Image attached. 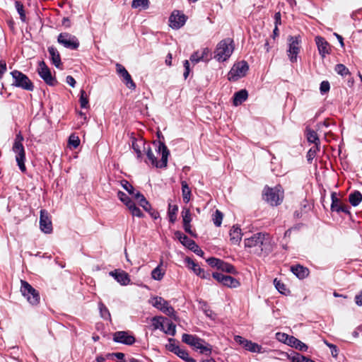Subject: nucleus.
Wrapping results in <instances>:
<instances>
[{
  "instance_id": "7c9ffc66",
  "label": "nucleus",
  "mask_w": 362,
  "mask_h": 362,
  "mask_svg": "<svg viewBox=\"0 0 362 362\" xmlns=\"http://www.w3.org/2000/svg\"><path fill=\"white\" fill-rule=\"evenodd\" d=\"M182 185V196L183 199V202L185 203H188L191 199V189L187 184V182L185 180L181 182Z\"/></svg>"
},
{
  "instance_id": "c03bdc74",
  "label": "nucleus",
  "mask_w": 362,
  "mask_h": 362,
  "mask_svg": "<svg viewBox=\"0 0 362 362\" xmlns=\"http://www.w3.org/2000/svg\"><path fill=\"white\" fill-rule=\"evenodd\" d=\"M79 102L81 108H87L88 107V98L86 91L83 89L80 91Z\"/></svg>"
},
{
  "instance_id": "20e7f679",
  "label": "nucleus",
  "mask_w": 362,
  "mask_h": 362,
  "mask_svg": "<svg viewBox=\"0 0 362 362\" xmlns=\"http://www.w3.org/2000/svg\"><path fill=\"white\" fill-rule=\"evenodd\" d=\"M233 50V40L230 38H226L218 43L214 58L218 62H225L230 57Z\"/></svg>"
},
{
  "instance_id": "e2e57ef3",
  "label": "nucleus",
  "mask_w": 362,
  "mask_h": 362,
  "mask_svg": "<svg viewBox=\"0 0 362 362\" xmlns=\"http://www.w3.org/2000/svg\"><path fill=\"white\" fill-rule=\"evenodd\" d=\"M221 259L215 258V257H210L209 258L206 262L211 267H216L217 269H218L219 263H221Z\"/></svg>"
},
{
  "instance_id": "412c9836",
  "label": "nucleus",
  "mask_w": 362,
  "mask_h": 362,
  "mask_svg": "<svg viewBox=\"0 0 362 362\" xmlns=\"http://www.w3.org/2000/svg\"><path fill=\"white\" fill-rule=\"evenodd\" d=\"M315 43L317 47V49L320 55L324 59L327 54H329L330 52V47L329 43L325 40V39L321 36L315 37Z\"/></svg>"
},
{
  "instance_id": "39448f33",
  "label": "nucleus",
  "mask_w": 362,
  "mask_h": 362,
  "mask_svg": "<svg viewBox=\"0 0 362 362\" xmlns=\"http://www.w3.org/2000/svg\"><path fill=\"white\" fill-rule=\"evenodd\" d=\"M11 75L13 78L12 86L28 91H33L34 90L33 83L21 71L14 70L11 72Z\"/></svg>"
},
{
  "instance_id": "69168bd1",
  "label": "nucleus",
  "mask_w": 362,
  "mask_h": 362,
  "mask_svg": "<svg viewBox=\"0 0 362 362\" xmlns=\"http://www.w3.org/2000/svg\"><path fill=\"white\" fill-rule=\"evenodd\" d=\"M327 346L330 348L331 354L334 357H336L338 355V349L337 346L329 344L327 341H325Z\"/></svg>"
},
{
  "instance_id": "864d4df0",
  "label": "nucleus",
  "mask_w": 362,
  "mask_h": 362,
  "mask_svg": "<svg viewBox=\"0 0 362 362\" xmlns=\"http://www.w3.org/2000/svg\"><path fill=\"white\" fill-rule=\"evenodd\" d=\"M69 144L74 148H76L80 144V139L78 136L71 134L69 138Z\"/></svg>"
},
{
  "instance_id": "09e8293b",
  "label": "nucleus",
  "mask_w": 362,
  "mask_h": 362,
  "mask_svg": "<svg viewBox=\"0 0 362 362\" xmlns=\"http://www.w3.org/2000/svg\"><path fill=\"white\" fill-rule=\"evenodd\" d=\"M200 354L210 356L212 352V346L207 342L203 343L199 349Z\"/></svg>"
},
{
  "instance_id": "bf43d9fd",
  "label": "nucleus",
  "mask_w": 362,
  "mask_h": 362,
  "mask_svg": "<svg viewBox=\"0 0 362 362\" xmlns=\"http://www.w3.org/2000/svg\"><path fill=\"white\" fill-rule=\"evenodd\" d=\"M330 89L329 83L327 81H323L320 83V90L322 94L327 93Z\"/></svg>"
},
{
  "instance_id": "b1692460",
  "label": "nucleus",
  "mask_w": 362,
  "mask_h": 362,
  "mask_svg": "<svg viewBox=\"0 0 362 362\" xmlns=\"http://www.w3.org/2000/svg\"><path fill=\"white\" fill-rule=\"evenodd\" d=\"M332 204H331V210L332 211H336L337 213L344 212L345 214H350L349 210V206L345 204L339 205V207H336L335 202H339V199L337 197L336 192H332L331 194Z\"/></svg>"
},
{
  "instance_id": "72a5a7b5",
  "label": "nucleus",
  "mask_w": 362,
  "mask_h": 362,
  "mask_svg": "<svg viewBox=\"0 0 362 362\" xmlns=\"http://www.w3.org/2000/svg\"><path fill=\"white\" fill-rule=\"evenodd\" d=\"M349 200L350 204L353 206H358L361 202L362 201V194L358 191H355L353 193H351L349 196Z\"/></svg>"
},
{
  "instance_id": "052dcab7",
  "label": "nucleus",
  "mask_w": 362,
  "mask_h": 362,
  "mask_svg": "<svg viewBox=\"0 0 362 362\" xmlns=\"http://www.w3.org/2000/svg\"><path fill=\"white\" fill-rule=\"evenodd\" d=\"M139 204L147 212H150L151 210V206L146 198L140 200Z\"/></svg>"
},
{
  "instance_id": "5701e85b",
  "label": "nucleus",
  "mask_w": 362,
  "mask_h": 362,
  "mask_svg": "<svg viewBox=\"0 0 362 362\" xmlns=\"http://www.w3.org/2000/svg\"><path fill=\"white\" fill-rule=\"evenodd\" d=\"M279 354L282 357L290 359L291 362H315L312 359L308 358L297 352H293L291 354H288L285 352H280Z\"/></svg>"
},
{
  "instance_id": "8fccbe9b",
  "label": "nucleus",
  "mask_w": 362,
  "mask_h": 362,
  "mask_svg": "<svg viewBox=\"0 0 362 362\" xmlns=\"http://www.w3.org/2000/svg\"><path fill=\"white\" fill-rule=\"evenodd\" d=\"M200 52L201 59L203 62H208L211 58V50L208 47L203 48Z\"/></svg>"
},
{
  "instance_id": "5fc2aeb1",
  "label": "nucleus",
  "mask_w": 362,
  "mask_h": 362,
  "mask_svg": "<svg viewBox=\"0 0 362 362\" xmlns=\"http://www.w3.org/2000/svg\"><path fill=\"white\" fill-rule=\"evenodd\" d=\"M274 284L276 288L279 291V293H281L282 294L286 293V288L284 283H282L281 281L275 279L274 280Z\"/></svg>"
},
{
  "instance_id": "7ed1b4c3",
  "label": "nucleus",
  "mask_w": 362,
  "mask_h": 362,
  "mask_svg": "<svg viewBox=\"0 0 362 362\" xmlns=\"http://www.w3.org/2000/svg\"><path fill=\"white\" fill-rule=\"evenodd\" d=\"M24 138L19 132L16 135L14 142L12 146V151L16 154V161L17 165L22 173L26 172L25 161V151L23 145Z\"/></svg>"
},
{
  "instance_id": "393cba45",
  "label": "nucleus",
  "mask_w": 362,
  "mask_h": 362,
  "mask_svg": "<svg viewBox=\"0 0 362 362\" xmlns=\"http://www.w3.org/2000/svg\"><path fill=\"white\" fill-rule=\"evenodd\" d=\"M48 52L50 55V59L52 63L58 69H60L62 66L61 62V57L57 49L53 46L48 47Z\"/></svg>"
},
{
  "instance_id": "c756f323",
  "label": "nucleus",
  "mask_w": 362,
  "mask_h": 362,
  "mask_svg": "<svg viewBox=\"0 0 362 362\" xmlns=\"http://www.w3.org/2000/svg\"><path fill=\"white\" fill-rule=\"evenodd\" d=\"M288 346L301 351H306L308 350V346L293 336L291 337V340L288 341Z\"/></svg>"
},
{
  "instance_id": "f3484780",
  "label": "nucleus",
  "mask_w": 362,
  "mask_h": 362,
  "mask_svg": "<svg viewBox=\"0 0 362 362\" xmlns=\"http://www.w3.org/2000/svg\"><path fill=\"white\" fill-rule=\"evenodd\" d=\"M113 340L117 343L132 345L135 342V338L128 332L118 331L114 333Z\"/></svg>"
},
{
  "instance_id": "f8f14e48",
  "label": "nucleus",
  "mask_w": 362,
  "mask_h": 362,
  "mask_svg": "<svg viewBox=\"0 0 362 362\" xmlns=\"http://www.w3.org/2000/svg\"><path fill=\"white\" fill-rule=\"evenodd\" d=\"M175 235L183 245L193 251L197 255L200 257L204 256V251L199 247L198 245H197V243L193 240L190 239L180 231L175 232Z\"/></svg>"
},
{
  "instance_id": "3c124183",
  "label": "nucleus",
  "mask_w": 362,
  "mask_h": 362,
  "mask_svg": "<svg viewBox=\"0 0 362 362\" xmlns=\"http://www.w3.org/2000/svg\"><path fill=\"white\" fill-rule=\"evenodd\" d=\"M182 217L183 223H190V222L192 221L190 210L189 209L184 208L182 211Z\"/></svg>"
},
{
  "instance_id": "de8ad7c7",
  "label": "nucleus",
  "mask_w": 362,
  "mask_h": 362,
  "mask_svg": "<svg viewBox=\"0 0 362 362\" xmlns=\"http://www.w3.org/2000/svg\"><path fill=\"white\" fill-rule=\"evenodd\" d=\"M222 220H223V214L220 211L216 210L215 211L214 214L213 215L214 224L216 226L219 227V226H221V225L222 223Z\"/></svg>"
},
{
  "instance_id": "774afa93",
  "label": "nucleus",
  "mask_w": 362,
  "mask_h": 362,
  "mask_svg": "<svg viewBox=\"0 0 362 362\" xmlns=\"http://www.w3.org/2000/svg\"><path fill=\"white\" fill-rule=\"evenodd\" d=\"M355 302L357 305L362 306V291L355 297Z\"/></svg>"
},
{
  "instance_id": "423d86ee",
  "label": "nucleus",
  "mask_w": 362,
  "mask_h": 362,
  "mask_svg": "<svg viewBox=\"0 0 362 362\" xmlns=\"http://www.w3.org/2000/svg\"><path fill=\"white\" fill-rule=\"evenodd\" d=\"M287 40L288 49L286 52L288 57L291 63H296L301 47V37L300 35H289Z\"/></svg>"
},
{
  "instance_id": "0eeeda50",
  "label": "nucleus",
  "mask_w": 362,
  "mask_h": 362,
  "mask_svg": "<svg viewBox=\"0 0 362 362\" xmlns=\"http://www.w3.org/2000/svg\"><path fill=\"white\" fill-rule=\"evenodd\" d=\"M149 303L164 314L173 317L175 320H177V316L174 308L170 305L169 302L163 298L159 296L153 297L150 299Z\"/></svg>"
},
{
  "instance_id": "ea45409f",
  "label": "nucleus",
  "mask_w": 362,
  "mask_h": 362,
  "mask_svg": "<svg viewBox=\"0 0 362 362\" xmlns=\"http://www.w3.org/2000/svg\"><path fill=\"white\" fill-rule=\"evenodd\" d=\"M218 269L230 274L236 273V270L232 264L225 262L222 260L221 261V263H219Z\"/></svg>"
},
{
  "instance_id": "aec40b11",
  "label": "nucleus",
  "mask_w": 362,
  "mask_h": 362,
  "mask_svg": "<svg viewBox=\"0 0 362 362\" xmlns=\"http://www.w3.org/2000/svg\"><path fill=\"white\" fill-rule=\"evenodd\" d=\"M110 276L114 277V279L121 285L127 286L130 282V278L129 274L121 269H115L111 271L109 273Z\"/></svg>"
},
{
  "instance_id": "f704fd0d",
  "label": "nucleus",
  "mask_w": 362,
  "mask_h": 362,
  "mask_svg": "<svg viewBox=\"0 0 362 362\" xmlns=\"http://www.w3.org/2000/svg\"><path fill=\"white\" fill-rule=\"evenodd\" d=\"M199 339V337L197 336L189 334H183L182 336V341L192 347L196 344V342Z\"/></svg>"
},
{
  "instance_id": "473e14b6",
  "label": "nucleus",
  "mask_w": 362,
  "mask_h": 362,
  "mask_svg": "<svg viewBox=\"0 0 362 362\" xmlns=\"http://www.w3.org/2000/svg\"><path fill=\"white\" fill-rule=\"evenodd\" d=\"M163 261L151 272V277L154 280L160 281L165 274V271L161 268Z\"/></svg>"
},
{
  "instance_id": "a211bd4d",
  "label": "nucleus",
  "mask_w": 362,
  "mask_h": 362,
  "mask_svg": "<svg viewBox=\"0 0 362 362\" xmlns=\"http://www.w3.org/2000/svg\"><path fill=\"white\" fill-rule=\"evenodd\" d=\"M116 70L117 74L123 78V82L125 83V85L129 89L134 90L136 88V84L133 81L131 75L127 71L125 67L120 64H117Z\"/></svg>"
},
{
  "instance_id": "49530a36",
  "label": "nucleus",
  "mask_w": 362,
  "mask_h": 362,
  "mask_svg": "<svg viewBox=\"0 0 362 362\" xmlns=\"http://www.w3.org/2000/svg\"><path fill=\"white\" fill-rule=\"evenodd\" d=\"M292 336H290L286 333L277 332L276 334V339L285 344L288 345V341L291 340Z\"/></svg>"
},
{
  "instance_id": "ddd939ff",
  "label": "nucleus",
  "mask_w": 362,
  "mask_h": 362,
  "mask_svg": "<svg viewBox=\"0 0 362 362\" xmlns=\"http://www.w3.org/2000/svg\"><path fill=\"white\" fill-rule=\"evenodd\" d=\"M41 78L49 86H54L57 84L55 77L52 76L50 69L44 61H40L37 70Z\"/></svg>"
},
{
  "instance_id": "6e6552de",
  "label": "nucleus",
  "mask_w": 362,
  "mask_h": 362,
  "mask_svg": "<svg viewBox=\"0 0 362 362\" xmlns=\"http://www.w3.org/2000/svg\"><path fill=\"white\" fill-rule=\"evenodd\" d=\"M264 199L272 206L279 205L284 199V192L280 187H267L264 191Z\"/></svg>"
},
{
  "instance_id": "4be33fe9",
  "label": "nucleus",
  "mask_w": 362,
  "mask_h": 362,
  "mask_svg": "<svg viewBox=\"0 0 362 362\" xmlns=\"http://www.w3.org/2000/svg\"><path fill=\"white\" fill-rule=\"evenodd\" d=\"M132 146L134 149V152L136 153V157L138 159H141L142 157V152L145 151L147 148V144L145 141L142 139H132Z\"/></svg>"
},
{
  "instance_id": "6ab92c4d",
  "label": "nucleus",
  "mask_w": 362,
  "mask_h": 362,
  "mask_svg": "<svg viewBox=\"0 0 362 362\" xmlns=\"http://www.w3.org/2000/svg\"><path fill=\"white\" fill-rule=\"evenodd\" d=\"M170 25L173 29H179L184 25L186 21V17L184 14H181L179 11H174L169 18Z\"/></svg>"
},
{
  "instance_id": "338daca9",
  "label": "nucleus",
  "mask_w": 362,
  "mask_h": 362,
  "mask_svg": "<svg viewBox=\"0 0 362 362\" xmlns=\"http://www.w3.org/2000/svg\"><path fill=\"white\" fill-rule=\"evenodd\" d=\"M183 228L186 233H189L192 236H195V234L192 232L191 229L192 226L190 223H184Z\"/></svg>"
},
{
  "instance_id": "6e6d98bb",
  "label": "nucleus",
  "mask_w": 362,
  "mask_h": 362,
  "mask_svg": "<svg viewBox=\"0 0 362 362\" xmlns=\"http://www.w3.org/2000/svg\"><path fill=\"white\" fill-rule=\"evenodd\" d=\"M121 185L122 187L129 194H134V187L127 181L125 180H123L121 181Z\"/></svg>"
},
{
  "instance_id": "bb28decb",
  "label": "nucleus",
  "mask_w": 362,
  "mask_h": 362,
  "mask_svg": "<svg viewBox=\"0 0 362 362\" xmlns=\"http://www.w3.org/2000/svg\"><path fill=\"white\" fill-rule=\"evenodd\" d=\"M186 262L187 263L189 268L191 269L197 275L203 279L207 278L208 274H206L204 269H202L199 265L195 263L192 259L187 258Z\"/></svg>"
},
{
  "instance_id": "dca6fc26",
  "label": "nucleus",
  "mask_w": 362,
  "mask_h": 362,
  "mask_svg": "<svg viewBox=\"0 0 362 362\" xmlns=\"http://www.w3.org/2000/svg\"><path fill=\"white\" fill-rule=\"evenodd\" d=\"M40 228L43 233L46 234H49L52 232V221L47 211L44 209L40 211Z\"/></svg>"
},
{
  "instance_id": "a878e982",
  "label": "nucleus",
  "mask_w": 362,
  "mask_h": 362,
  "mask_svg": "<svg viewBox=\"0 0 362 362\" xmlns=\"http://www.w3.org/2000/svg\"><path fill=\"white\" fill-rule=\"evenodd\" d=\"M292 273L299 279H303L309 275V269L300 264L293 265L291 267Z\"/></svg>"
},
{
  "instance_id": "a18cd8bd",
  "label": "nucleus",
  "mask_w": 362,
  "mask_h": 362,
  "mask_svg": "<svg viewBox=\"0 0 362 362\" xmlns=\"http://www.w3.org/2000/svg\"><path fill=\"white\" fill-rule=\"evenodd\" d=\"M167 321V327L166 329L164 327V330H163L165 334L175 336L176 333V326L172 322H170L168 320L165 319Z\"/></svg>"
},
{
  "instance_id": "e433bc0d",
  "label": "nucleus",
  "mask_w": 362,
  "mask_h": 362,
  "mask_svg": "<svg viewBox=\"0 0 362 362\" xmlns=\"http://www.w3.org/2000/svg\"><path fill=\"white\" fill-rule=\"evenodd\" d=\"M98 309L100 311V315L102 318L104 320H110L111 315L108 308L104 305L102 301H99L98 303Z\"/></svg>"
},
{
  "instance_id": "13d9d810",
  "label": "nucleus",
  "mask_w": 362,
  "mask_h": 362,
  "mask_svg": "<svg viewBox=\"0 0 362 362\" xmlns=\"http://www.w3.org/2000/svg\"><path fill=\"white\" fill-rule=\"evenodd\" d=\"M129 211L133 216L142 218L144 216L141 210L136 205L134 206Z\"/></svg>"
},
{
  "instance_id": "a19ab883",
  "label": "nucleus",
  "mask_w": 362,
  "mask_h": 362,
  "mask_svg": "<svg viewBox=\"0 0 362 362\" xmlns=\"http://www.w3.org/2000/svg\"><path fill=\"white\" fill-rule=\"evenodd\" d=\"M177 211H178V207L177 205H172V204H169L168 214L170 222L173 223L175 221L176 214H177Z\"/></svg>"
},
{
  "instance_id": "37998d69",
  "label": "nucleus",
  "mask_w": 362,
  "mask_h": 362,
  "mask_svg": "<svg viewBox=\"0 0 362 362\" xmlns=\"http://www.w3.org/2000/svg\"><path fill=\"white\" fill-rule=\"evenodd\" d=\"M335 71L341 76H346L350 74L348 68L342 64H338L335 66Z\"/></svg>"
},
{
  "instance_id": "4c0bfd02",
  "label": "nucleus",
  "mask_w": 362,
  "mask_h": 362,
  "mask_svg": "<svg viewBox=\"0 0 362 362\" xmlns=\"http://www.w3.org/2000/svg\"><path fill=\"white\" fill-rule=\"evenodd\" d=\"M148 0H133L132 2V7L133 8L147 9L148 8Z\"/></svg>"
},
{
  "instance_id": "603ef678",
  "label": "nucleus",
  "mask_w": 362,
  "mask_h": 362,
  "mask_svg": "<svg viewBox=\"0 0 362 362\" xmlns=\"http://www.w3.org/2000/svg\"><path fill=\"white\" fill-rule=\"evenodd\" d=\"M169 341V343L168 344H166V349L175 354L177 350L179 349V346H177L176 344H175V340L174 339H172V338H170L168 339Z\"/></svg>"
},
{
  "instance_id": "2eb2a0df",
  "label": "nucleus",
  "mask_w": 362,
  "mask_h": 362,
  "mask_svg": "<svg viewBox=\"0 0 362 362\" xmlns=\"http://www.w3.org/2000/svg\"><path fill=\"white\" fill-rule=\"evenodd\" d=\"M234 340L242 345L247 351L252 353H262V347L257 343L252 342L250 340H247L241 336L235 335Z\"/></svg>"
},
{
  "instance_id": "f03ea898",
  "label": "nucleus",
  "mask_w": 362,
  "mask_h": 362,
  "mask_svg": "<svg viewBox=\"0 0 362 362\" xmlns=\"http://www.w3.org/2000/svg\"><path fill=\"white\" fill-rule=\"evenodd\" d=\"M153 144L156 146V151L161 154V159L160 161H158L157 158L155 156L153 153L150 145L147 144V148L145 152L147 156L148 160L151 163V164L156 168H165L168 164V159L170 155V151L166 146V145L162 141H154Z\"/></svg>"
},
{
  "instance_id": "c9c22d12",
  "label": "nucleus",
  "mask_w": 362,
  "mask_h": 362,
  "mask_svg": "<svg viewBox=\"0 0 362 362\" xmlns=\"http://www.w3.org/2000/svg\"><path fill=\"white\" fill-rule=\"evenodd\" d=\"M166 318L162 316H156L152 318V325L155 329L164 330V321Z\"/></svg>"
},
{
  "instance_id": "0e129e2a",
  "label": "nucleus",
  "mask_w": 362,
  "mask_h": 362,
  "mask_svg": "<svg viewBox=\"0 0 362 362\" xmlns=\"http://www.w3.org/2000/svg\"><path fill=\"white\" fill-rule=\"evenodd\" d=\"M117 197L123 204H125L129 199H130L129 196L122 191H119L117 192Z\"/></svg>"
},
{
  "instance_id": "9d476101",
  "label": "nucleus",
  "mask_w": 362,
  "mask_h": 362,
  "mask_svg": "<svg viewBox=\"0 0 362 362\" xmlns=\"http://www.w3.org/2000/svg\"><path fill=\"white\" fill-rule=\"evenodd\" d=\"M249 69L247 62L240 61L233 64L228 74V79L230 81H236L244 77Z\"/></svg>"
},
{
  "instance_id": "c85d7f7f",
  "label": "nucleus",
  "mask_w": 362,
  "mask_h": 362,
  "mask_svg": "<svg viewBox=\"0 0 362 362\" xmlns=\"http://www.w3.org/2000/svg\"><path fill=\"white\" fill-rule=\"evenodd\" d=\"M241 229L236 226H233L230 230V239L233 244H238L242 239Z\"/></svg>"
},
{
  "instance_id": "79ce46f5",
  "label": "nucleus",
  "mask_w": 362,
  "mask_h": 362,
  "mask_svg": "<svg viewBox=\"0 0 362 362\" xmlns=\"http://www.w3.org/2000/svg\"><path fill=\"white\" fill-rule=\"evenodd\" d=\"M15 7L20 16V18L23 22H26V16L24 11V6L21 1H16L15 2Z\"/></svg>"
},
{
  "instance_id": "2f4dec72",
  "label": "nucleus",
  "mask_w": 362,
  "mask_h": 362,
  "mask_svg": "<svg viewBox=\"0 0 362 362\" xmlns=\"http://www.w3.org/2000/svg\"><path fill=\"white\" fill-rule=\"evenodd\" d=\"M307 140L309 143L314 144V145H320V141L317 132L313 129H307L305 131Z\"/></svg>"
},
{
  "instance_id": "680f3d73",
  "label": "nucleus",
  "mask_w": 362,
  "mask_h": 362,
  "mask_svg": "<svg viewBox=\"0 0 362 362\" xmlns=\"http://www.w3.org/2000/svg\"><path fill=\"white\" fill-rule=\"evenodd\" d=\"M190 61L192 63H198L201 61H202V59H201L200 52L196 51L194 52L189 58Z\"/></svg>"
},
{
  "instance_id": "f257e3e1",
  "label": "nucleus",
  "mask_w": 362,
  "mask_h": 362,
  "mask_svg": "<svg viewBox=\"0 0 362 362\" xmlns=\"http://www.w3.org/2000/svg\"><path fill=\"white\" fill-rule=\"evenodd\" d=\"M245 247L249 252L258 256L268 255L273 250V238L267 233H257L244 240Z\"/></svg>"
},
{
  "instance_id": "1a4fd4ad",
  "label": "nucleus",
  "mask_w": 362,
  "mask_h": 362,
  "mask_svg": "<svg viewBox=\"0 0 362 362\" xmlns=\"http://www.w3.org/2000/svg\"><path fill=\"white\" fill-rule=\"evenodd\" d=\"M21 292L31 305H37L40 302V294L29 283L24 280L21 281Z\"/></svg>"
},
{
  "instance_id": "cd10ccee",
  "label": "nucleus",
  "mask_w": 362,
  "mask_h": 362,
  "mask_svg": "<svg viewBox=\"0 0 362 362\" xmlns=\"http://www.w3.org/2000/svg\"><path fill=\"white\" fill-rule=\"evenodd\" d=\"M248 97V93L245 89H242L233 95V105L238 106L245 102Z\"/></svg>"
},
{
  "instance_id": "4d7b16f0",
  "label": "nucleus",
  "mask_w": 362,
  "mask_h": 362,
  "mask_svg": "<svg viewBox=\"0 0 362 362\" xmlns=\"http://www.w3.org/2000/svg\"><path fill=\"white\" fill-rule=\"evenodd\" d=\"M175 354L185 361L191 358L189 357V354L186 350L180 349V347Z\"/></svg>"
},
{
  "instance_id": "58836bf2",
  "label": "nucleus",
  "mask_w": 362,
  "mask_h": 362,
  "mask_svg": "<svg viewBox=\"0 0 362 362\" xmlns=\"http://www.w3.org/2000/svg\"><path fill=\"white\" fill-rule=\"evenodd\" d=\"M320 145H314L313 147H311L308 152L307 153V156H306V158H307V160L309 163H311L313 160L315 158V157L316 156L317 152L320 151Z\"/></svg>"
},
{
  "instance_id": "4468645a",
  "label": "nucleus",
  "mask_w": 362,
  "mask_h": 362,
  "mask_svg": "<svg viewBox=\"0 0 362 362\" xmlns=\"http://www.w3.org/2000/svg\"><path fill=\"white\" fill-rule=\"evenodd\" d=\"M212 276L218 282L229 288H237L240 285V282L236 279L221 272H214Z\"/></svg>"
},
{
  "instance_id": "9b49d317",
  "label": "nucleus",
  "mask_w": 362,
  "mask_h": 362,
  "mask_svg": "<svg viewBox=\"0 0 362 362\" xmlns=\"http://www.w3.org/2000/svg\"><path fill=\"white\" fill-rule=\"evenodd\" d=\"M57 42L64 47L75 50L79 47V41L78 38L68 33H62L58 35Z\"/></svg>"
}]
</instances>
